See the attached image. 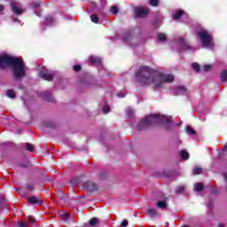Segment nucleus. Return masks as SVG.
Here are the masks:
<instances>
[{
  "label": "nucleus",
  "instance_id": "f704fd0d",
  "mask_svg": "<svg viewBox=\"0 0 227 227\" xmlns=\"http://www.w3.org/2000/svg\"><path fill=\"white\" fill-rule=\"evenodd\" d=\"M151 6H159V0H150Z\"/></svg>",
  "mask_w": 227,
  "mask_h": 227
},
{
  "label": "nucleus",
  "instance_id": "5701e85b",
  "mask_svg": "<svg viewBox=\"0 0 227 227\" xmlns=\"http://www.w3.org/2000/svg\"><path fill=\"white\" fill-rule=\"evenodd\" d=\"M90 20L94 22V24H98V16H97V14H91Z\"/></svg>",
  "mask_w": 227,
  "mask_h": 227
},
{
  "label": "nucleus",
  "instance_id": "f03ea898",
  "mask_svg": "<svg viewBox=\"0 0 227 227\" xmlns=\"http://www.w3.org/2000/svg\"><path fill=\"white\" fill-rule=\"evenodd\" d=\"M6 67H11L16 80L22 79L26 75V64L20 58L8 55L0 56V67L6 68Z\"/></svg>",
  "mask_w": 227,
  "mask_h": 227
},
{
  "label": "nucleus",
  "instance_id": "20e7f679",
  "mask_svg": "<svg viewBox=\"0 0 227 227\" xmlns=\"http://www.w3.org/2000/svg\"><path fill=\"white\" fill-rule=\"evenodd\" d=\"M170 47L173 51L183 52V51H190L191 44L182 36H177L170 43Z\"/></svg>",
  "mask_w": 227,
  "mask_h": 227
},
{
  "label": "nucleus",
  "instance_id": "f8f14e48",
  "mask_svg": "<svg viewBox=\"0 0 227 227\" xmlns=\"http://www.w3.org/2000/svg\"><path fill=\"white\" fill-rule=\"evenodd\" d=\"M90 61L92 62L93 65L102 67V59L100 57L90 56Z\"/></svg>",
  "mask_w": 227,
  "mask_h": 227
},
{
  "label": "nucleus",
  "instance_id": "f3484780",
  "mask_svg": "<svg viewBox=\"0 0 227 227\" xmlns=\"http://www.w3.org/2000/svg\"><path fill=\"white\" fill-rule=\"evenodd\" d=\"M60 215L63 221H72V215L70 213H62Z\"/></svg>",
  "mask_w": 227,
  "mask_h": 227
},
{
  "label": "nucleus",
  "instance_id": "412c9836",
  "mask_svg": "<svg viewBox=\"0 0 227 227\" xmlns=\"http://www.w3.org/2000/svg\"><path fill=\"white\" fill-rule=\"evenodd\" d=\"M157 207H158V208H161V210H164L168 207V204H166L165 201H158Z\"/></svg>",
  "mask_w": 227,
  "mask_h": 227
},
{
  "label": "nucleus",
  "instance_id": "c03bdc74",
  "mask_svg": "<svg viewBox=\"0 0 227 227\" xmlns=\"http://www.w3.org/2000/svg\"><path fill=\"white\" fill-rule=\"evenodd\" d=\"M117 96L119 98H125V94L118 93Z\"/></svg>",
  "mask_w": 227,
  "mask_h": 227
},
{
  "label": "nucleus",
  "instance_id": "9d476101",
  "mask_svg": "<svg viewBox=\"0 0 227 227\" xmlns=\"http://www.w3.org/2000/svg\"><path fill=\"white\" fill-rule=\"evenodd\" d=\"M83 187L90 192H93V191H97V189H98V185L91 181L84 183Z\"/></svg>",
  "mask_w": 227,
  "mask_h": 227
},
{
  "label": "nucleus",
  "instance_id": "6e6552de",
  "mask_svg": "<svg viewBox=\"0 0 227 227\" xmlns=\"http://www.w3.org/2000/svg\"><path fill=\"white\" fill-rule=\"evenodd\" d=\"M134 13L136 17H145V15H148V9L145 7H135Z\"/></svg>",
  "mask_w": 227,
  "mask_h": 227
},
{
  "label": "nucleus",
  "instance_id": "2f4dec72",
  "mask_svg": "<svg viewBox=\"0 0 227 227\" xmlns=\"http://www.w3.org/2000/svg\"><path fill=\"white\" fill-rule=\"evenodd\" d=\"M27 150L28 152H33L35 150V146L32 144L27 143Z\"/></svg>",
  "mask_w": 227,
  "mask_h": 227
},
{
  "label": "nucleus",
  "instance_id": "49530a36",
  "mask_svg": "<svg viewBox=\"0 0 227 227\" xmlns=\"http://www.w3.org/2000/svg\"><path fill=\"white\" fill-rule=\"evenodd\" d=\"M223 178H224V180H226V182H227V174H223Z\"/></svg>",
  "mask_w": 227,
  "mask_h": 227
},
{
  "label": "nucleus",
  "instance_id": "aec40b11",
  "mask_svg": "<svg viewBox=\"0 0 227 227\" xmlns=\"http://www.w3.org/2000/svg\"><path fill=\"white\" fill-rule=\"evenodd\" d=\"M194 191L196 192H201V191H203V184H201V183L196 184L194 185Z\"/></svg>",
  "mask_w": 227,
  "mask_h": 227
},
{
  "label": "nucleus",
  "instance_id": "473e14b6",
  "mask_svg": "<svg viewBox=\"0 0 227 227\" xmlns=\"http://www.w3.org/2000/svg\"><path fill=\"white\" fill-rule=\"evenodd\" d=\"M109 111H111V108L109 107V106H103L104 114H107V113H109Z\"/></svg>",
  "mask_w": 227,
  "mask_h": 227
},
{
  "label": "nucleus",
  "instance_id": "a18cd8bd",
  "mask_svg": "<svg viewBox=\"0 0 227 227\" xmlns=\"http://www.w3.org/2000/svg\"><path fill=\"white\" fill-rule=\"evenodd\" d=\"M3 10H4V6H3L2 4H0V12H3Z\"/></svg>",
  "mask_w": 227,
  "mask_h": 227
},
{
  "label": "nucleus",
  "instance_id": "c756f323",
  "mask_svg": "<svg viewBox=\"0 0 227 227\" xmlns=\"http://www.w3.org/2000/svg\"><path fill=\"white\" fill-rule=\"evenodd\" d=\"M184 189H185V186H179L176 188V192L177 194H182V192H184Z\"/></svg>",
  "mask_w": 227,
  "mask_h": 227
},
{
  "label": "nucleus",
  "instance_id": "2eb2a0df",
  "mask_svg": "<svg viewBox=\"0 0 227 227\" xmlns=\"http://www.w3.org/2000/svg\"><path fill=\"white\" fill-rule=\"evenodd\" d=\"M176 91L177 92V95H189V90H187L185 87H177Z\"/></svg>",
  "mask_w": 227,
  "mask_h": 227
},
{
  "label": "nucleus",
  "instance_id": "e433bc0d",
  "mask_svg": "<svg viewBox=\"0 0 227 227\" xmlns=\"http://www.w3.org/2000/svg\"><path fill=\"white\" fill-rule=\"evenodd\" d=\"M27 189L28 191H34L35 185L33 184L29 183V184H27Z\"/></svg>",
  "mask_w": 227,
  "mask_h": 227
},
{
  "label": "nucleus",
  "instance_id": "37998d69",
  "mask_svg": "<svg viewBox=\"0 0 227 227\" xmlns=\"http://www.w3.org/2000/svg\"><path fill=\"white\" fill-rule=\"evenodd\" d=\"M226 152H227V144L224 145L222 154L224 155Z\"/></svg>",
  "mask_w": 227,
  "mask_h": 227
},
{
  "label": "nucleus",
  "instance_id": "bb28decb",
  "mask_svg": "<svg viewBox=\"0 0 227 227\" xmlns=\"http://www.w3.org/2000/svg\"><path fill=\"white\" fill-rule=\"evenodd\" d=\"M221 81H227V70H223L220 76Z\"/></svg>",
  "mask_w": 227,
  "mask_h": 227
},
{
  "label": "nucleus",
  "instance_id": "c9c22d12",
  "mask_svg": "<svg viewBox=\"0 0 227 227\" xmlns=\"http://www.w3.org/2000/svg\"><path fill=\"white\" fill-rule=\"evenodd\" d=\"M204 72H208V70H212V66L211 65H205L203 67Z\"/></svg>",
  "mask_w": 227,
  "mask_h": 227
},
{
  "label": "nucleus",
  "instance_id": "8fccbe9b",
  "mask_svg": "<svg viewBox=\"0 0 227 227\" xmlns=\"http://www.w3.org/2000/svg\"><path fill=\"white\" fill-rule=\"evenodd\" d=\"M41 29H45V27H43V24H41Z\"/></svg>",
  "mask_w": 227,
  "mask_h": 227
},
{
  "label": "nucleus",
  "instance_id": "1a4fd4ad",
  "mask_svg": "<svg viewBox=\"0 0 227 227\" xmlns=\"http://www.w3.org/2000/svg\"><path fill=\"white\" fill-rule=\"evenodd\" d=\"M122 42L125 43H128V45H130L131 47H134V44H130L131 42H134V38L132 37V32H126L121 36Z\"/></svg>",
  "mask_w": 227,
  "mask_h": 227
},
{
  "label": "nucleus",
  "instance_id": "7ed1b4c3",
  "mask_svg": "<svg viewBox=\"0 0 227 227\" xmlns=\"http://www.w3.org/2000/svg\"><path fill=\"white\" fill-rule=\"evenodd\" d=\"M170 121L171 117L168 115L151 114L140 121L136 127V130H145V129H148V127H152V125H155L157 123H170Z\"/></svg>",
  "mask_w": 227,
  "mask_h": 227
},
{
  "label": "nucleus",
  "instance_id": "58836bf2",
  "mask_svg": "<svg viewBox=\"0 0 227 227\" xmlns=\"http://www.w3.org/2000/svg\"><path fill=\"white\" fill-rule=\"evenodd\" d=\"M74 72H79V70H81V66H79V65L74 66Z\"/></svg>",
  "mask_w": 227,
  "mask_h": 227
},
{
  "label": "nucleus",
  "instance_id": "a878e982",
  "mask_svg": "<svg viewBox=\"0 0 227 227\" xmlns=\"http://www.w3.org/2000/svg\"><path fill=\"white\" fill-rule=\"evenodd\" d=\"M158 40L159 42H166V34H158Z\"/></svg>",
  "mask_w": 227,
  "mask_h": 227
},
{
  "label": "nucleus",
  "instance_id": "ea45409f",
  "mask_svg": "<svg viewBox=\"0 0 227 227\" xmlns=\"http://www.w3.org/2000/svg\"><path fill=\"white\" fill-rule=\"evenodd\" d=\"M19 227H27V223H26V222L20 223Z\"/></svg>",
  "mask_w": 227,
  "mask_h": 227
},
{
  "label": "nucleus",
  "instance_id": "b1692460",
  "mask_svg": "<svg viewBox=\"0 0 227 227\" xmlns=\"http://www.w3.org/2000/svg\"><path fill=\"white\" fill-rule=\"evenodd\" d=\"M186 134H189L190 136H194V134H196V132L194 131V129H192V128H191V126H187L186 127Z\"/></svg>",
  "mask_w": 227,
  "mask_h": 227
},
{
  "label": "nucleus",
  "instance_id": "f257e3e1",
  "mask_svg": "<svg viewBox=\"0 0 227 227\" xmlns=\"http://www.w3.org/2000/svg\"><path fill=\"white\" fill-rule=\"evenodd\" d=\"M136 80L142 86L146 84H153L154 88H160L164 82H173L175 76L173 74H166L159 73L146 66L141 67L136 74Z\"/></svg>",
  "mask_w": 227,
  "mask_h": 227
},
{
  "label": "nucleus",
  "instance_id": "423d86ee",
  "mask_svg": "<svg viewBox=\"0 0 227 227\" xmlns=\"http://www.w3.org/2000/svg\"><path fill=\"white\" fill-rule=\"evenodd\" d=\"M172 18L174 20H178L180 19H182L183 22H189V20H187V14H185V12H184V11H176L173 14H172Z\"/></svg>",
  "mask_w": 227,
  "mask_h": 227
},
{
  "label": "nucleus",
  "instance_id": "393cba45",
  "mask_svg": "<svg viewBox=\"0 0 227 227\" xmlns=\"http://www.w3.org/2000/svg\"><path fill=\"white\" fill-rule=\"evenodd\" d=\"M98 223V218L94 217L90 220L89 224H90V226H95V225H97Z\"/></svg>",
  "mask_w": 227,
  "mask_h": 227
},
{
  "label": "nucleus",
  "instance_id": "a211bd4d",
  "mask_svg": "<svg viewBox=\"0 0 227 227\" xmlns=\"http://www.w3.org/2000/svg\"><path fill=\"white\" fill-rule=\"evenodd\" d=\"M180 157L182 159H184V160H189V153H187V151L185 150H182L180 152Z\"/></svg>",
  "mask_w": 227,
  "mask_h": 227
},
{
  "label": "nucleus",
  "instance_id": "a19ab883",
  "mask_svg": "<svg viewBox=\"0 0 227 227\" xmlns=\"http://www.w3.org/2000/svg\"><path fill=\"white\" fill-rule=\"evenodd\" d=\"M33 8H39L40 7V4L39 3H34L32 4Z\"/></svg>",
  "mask_w": 227,
  "mask_h": 227
},
{
  "label": "nucleus",
  "instance_id": "4be33fe9",
  "mask_svg": "<svg viewBox=\"0 0 227 227\" xmlns=\"http://www.w3.org/2000/svg\"><path fill=\"white\" fill-rule=\"evenodd\" d=\"M6 95L9 98H15L16 97L15 91L13 90H8Z\"/></svg>",
  "mask_w": 227,
  "mask_h": 227
},
{
  "label": "nucleus",
  "instance_id": "4c0bfd02",
  "mask_svg": "<svg viewBox=\"0 0 227 227\" xmlns=\"http://www.w3.org/2000/svg\"><path fill=\"white\" fill-rule=\"evenodd\" d=\"M121 227H127L129 226V221L123 220L122 223H121Z\"/></svg>",
  "mask_w": 227,
  "mask_h": 227
},
{
  "label": "nucleus",
  "instance_id": "9b49d317",
  "mask_svg": "<svg viewBox=\"0 0 227 227\" xmlns=\"http://www.w3.org/2000/svg\"><path fill=\"white\" fill-rule=\"evenodd\" d=\"M27 201L30 203V205H42L41 200L36 196L28 198Z\"/></svg>",
  "mask_w": 227,
  "mask_h": 227
},
{
  "label": "nucleus",
  "instance_id": "7c9ffc66",
  "mask_svg": "<svg viewBox=\"0 0 227 227\" xmlns=\"http://www.w3.org/2000/svg\"><path fill=\"white\" fill-rule=\"evenodd\" d=\"M110 12H111V13H113V15H116V13H118V7H116V6H112V7L110 8Z\"/></svg>",
  "mask_w": 227,
  "mask_h": 227
},
{
  "label": "nucleus",
  "instance_id": "3c124183",
  "mask_svg": "<svg viewBox=\"0 0 227 227\" xmlns=\"http://www.w3.org/2000/svg\"><path fill=\"white\" fill-rule=\"evenodd\" d=\"M36 15H37V17H40V16H41L40 13H36Z\"/></svg>",
  "mask_w": 227,
  "mask_h": 227
},
{
  "label": "nucleus",
  "instance_id": "de8ad7c7",
  "mask_svg": "<svg viewBox=\"0 0 227 227\" xmlns=\"http://www.w3.org/2000/svg\"><path fill=\"white\" fill-rule=\"evenodd\" d=\"M207 207H212V202H209V204H207Z\"/></svg>",
  "mask_w": 227,
  "mask_h": 227
},
{
  "label": "nucleus",
  "instance_id": "4468645a",
  "mask_svg": "<svg viewBox=\"0 0 227 227\" xmlns=\"http://www.w3.org/2000/svg\"><path fill=\"white\" fill-rule=\"evenodd\" d=\"M40 77H42V79H43L44 81H52L53 75L42 71L40 73Z\"/></svg>",
  "mask_w": 227,
  "mask_h": 227
},
{
  "label": "nucleus",
  "instance_id": "72a5a7b5",
  "mask_svg": "<svg viewBox=\"0 0 227 227\" xmlns=\"http://www.w3.org/2000/svg\"><path fill=\"white\" fill-rule=\"evenodd\" d=\"M126 114L127 116H132V114H134V110H132V108H127Z\"/></svg>",
  "mask_w": 227,
  "mask_h": 227
},
{
  "label": "nucleus",
  "instance_id": "09e8293b",
  "mask_svg": "<svg viewBox=\"0 0 227 227\" xmlns=\"http://www.w3.org/2000/svg\"><path fill=\"white\" fill-rule=\"evenodd\" d=\"M218 227H224V224L220 223V224L218 225Z\"/></svg>",
  "mask_w": 227,
  "mask_h": 227
},
{
  "label": "nucleus",
  "instance_id": "79ce46f5",
  "mask_svg": "<svg viewBox=\"0 0 227 227\" xmlns=\"http://www.w3.org/2000/svg\"><path fill=\"white\" fill-rule=\"evenodd\" d=\"M29 221H30L33 224H35V223H36V219H35V217H33V216H31V217L29 218Z\"/></svg>",
  "mask_w": 227,
  "mask_h": 227
},
{
  "label": "nucleus",
  "instance_id": "dca6fc26",
  "mask_svg": "<svg viewBox=\"0 0 227 227\" xmlns=\"http://www.w3.org/2000/svg\"><path fill=\"white\" fill-rule=\"evenodd\" d=\"M145 214L149 217H155V215H157V210H155V208H148Z\"/></svg>",
  "mask_w": 227,
  "mask_h": 227
},
{
  "label": "nucleus",
  "instance_id": "c85d7f7f",
  "mask_svg": "<svg viewBox=\"0 0 227 227\" xmlns=\"http://www.w3.org/2000/svg\"><path fill=\"white\" fill-rule=\"evenodd\" d=\"M201 171H202L201 168H193L192 173L193 175H201Z\"/></svg>",
  "mask_w": 227,
  "mask_h": 227
},
{
  "label": "nucleus",
  "instance_id": "cd10ccee",
  "mask_svg": "<svg viewBox=\"0 0 227 227\" xmlns=\"http://www.w3.org/2000/svg\"><path fill=\"white\" fill-rule=\"evenodd\" d=\"M192 67L193 70H195V72H200V64L194 62L192 64Z\"/></svg>",
  "mask_w": 227,
  "mask_h": 227
},
{
  "label": "nucleus",
  "instance_id": "39448f33",
  "mask_svg": "<svg viewBox=\"0 0 227 227\" xmlns=\"http://www.w3.org/2000/svg\"><path fill=\"white\" fill-rule=\"evenodd\" d=\"M198 36L202 43V47L205 49H214V38L208 31L201 29L198 32Z\"/></svg>",
  "mask_w": 227,
  "mask_h": 227
},
{
  "label": "nucleus",
  "instance_id": "6ab92c4d",
  "mask_svg": "<svg viewBox=\"0 0 227 227\" xmlns=\"http://www.w3.org/2000/svg\"><path fill=\"white\" fill-rule=\"evenodd\" d=\"M45 24L47 26H54V19H52L51 16L46 17Z\"/></svg>",
  "mask_w": 227,
  "mask_h": 227
},
{
  "label": "nucleus",
  "instance_id": "ddd939ff",
  "mask_svg": "<svg viewBox=\"0 0 227 227\" xmlns=\"http://www.w3.org/2000/svg\"><path fill=\"white\" fill-rule=\"evenodd\" d=\"M39 97H41L42 98H44V100H51V91L47 90V91H43L39 93Z\"/></svg>",
  "mask_w": 227,
  "mask_h": 227
},
{
  "label": "nucleus",
  "instance_id": "0eeeda50",
  "mask_svg": "<svg viewBox=\"0 0 227 227\" xmlns=\"http://www.w3.org/2000/svg\"><path fill=\"white\" fill-rule=\"evenodd\" d=\"M12 6V12L15 13L16 15H21V13H24V9L20 6V4L18 2H12L11 3Z\"/></svg>",
  "mask_w": 227,
  "mask_h": 227
}]
</instances>
